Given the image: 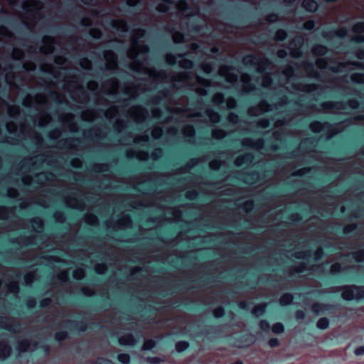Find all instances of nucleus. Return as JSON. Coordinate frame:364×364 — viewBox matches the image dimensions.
Here are the masks:
<instances>
[{
    "mask_svg": "<svg viewBox=\"0 0 364 364\" xmlns=\"http://www.w3.org/2000/svg\"><path fill=\"white\" fill-rule=\"evenodd\" d=\"M341 296L344 300H360L364 299V286H346L341 288Z\"/></svg>",
    "mask_w": 364,
    "mask_h": 364,
    "instance_id": "nucleus-1",
    "label": "nucleus"
},
{
    "mask_svg": "<svg viewBox=\"0 0 364 364\" xmlns=\"http://www.w3.org/2000/svg\"><path fill=\"white\" fill-rule=\"evenodd\" d=\"M37 348V343L26 339L18 342L17 350L20 353L33 351Z\"/></svg>",
    "mask_w": 364,
    "mask_h": 364,
    "instance_id": "nucleus-2",
    "label": "nucleus"
},
{
    "mask_svg": "<svg viewBox=\"0 0 364 364\" xmlns=\"http://www.w3.org/2000/svg\"><path fill=\"white\" fill-rule=\"evenodd\" d=\"M118 342L121 346H133L136 344L138 339L132 333H125L118 338Z\"/></svg>",
    "mask_w": 364,
    "mask_h": 364,
    "instance_id": "nucleus-3",
    "label": "nucleus"
},
{
    "mask_svg": "<svg viewBox=\"0 0 364 364\" xmlns=\"http://www.w3.org/2000/svg\"><path fill=\"white\" fill-rule=\"evenodd\" d=\"M149 50L148 47L145 46H139L134 40L132 43V48L129 50V56L130 58H134L139 53H144Z\"/></svg>",
    "mask_w": 364,
    "mask_h": 364,
    "instance_id": "nucleus-4",
    "label": "nucleus"
},
{
    "mask_svg": "<svg viewBox=\"0 0 364 364\" xmlns=\"http://www.w3.org/2000/svg\"><path fill=\"white\" fill-rule=\"evenodd\" d=\"M220 74L229 82H233L237 79V75L232 72V70L226 67H223L220 69Z\"/></svg>",
    "mask_w": 364,
    "mask_h": 364,
    "instance_id": "nucleus-5",
    "label": "nucleus"
},
{
    "mask_svg": "<svg viewBox=\"0 0 364 364\" xmlns=\"http://www.w3.org/2000/svg\"><path fill=\"white\" fill-rule=\"evenodd\" d=\"M11 348L4 341L0 342V359L4 360L11 355Z\"/></svg>",
    "mask_w": 364,
    "mask_h": 364,
    "instance_id": "nucleus-6",
    "label": "nucleus"
},
{
    "mask_svg": "<svg viewBox=\"0 0 364 364\" xmlns=\"http://www.w3.org/2000/svg\"><path fill=\"white\" fill-rule=\"evenodd\" d=\"M105 59L106 60L108 69H113L116 67V60L113 52L107 51L105 53Z\"/></svg>",
    "mask_w": 364,
    "mask_h": 364,
    "instance_id": "nucleus-7",
    "label": "nucleus"
},
{
    "mask_svg": "<svg viewBox=\"0 0 364 364\" xmlns=\"http://www.w3.org/2000/svg\"><path fill=\"white\" fill-rule=\"evenodd\" d=\"M53 39L50 37H45L43 39L44 46L41 47V50L43 53H48L52 52L53 49Z\"/></svg>",
    "mask_w": 364,
    "mask_h": 364,
    "instance_id": "nucleus-8",
    "label": "nucleus"
},
{
    "mask_svg": "<svg viewBox=\"0 0 364 364\" xmlns=\"http://www.w3.org/2000/svg\"><path fill=\"white\" fill-rule=\"evenodd\" d=\"M267 304L266 303L257 305L252 311V314L255 317H259L264 314Z\"/></svg>",
    "mask_w": 364,
    "mask_h": 364,
    "instance_id": "nucleus-9",
    "label": "nucleus"
},
{
    "mask_svg": "<svg viewBox=\"0 0 364 364\" xmlns=\"http://www.w3.org/2000/svg\"><path fill=\"white\" fill-rule=\"evenodd\" d=\"M303 6L306 11L313 12L317 9L318 4L314 0H304L303 1Z\"/></svg>",
    "mask_w": 364,
    "mask_h": 364,
    "instance_id": "nucleus-10",
    "label": "nucleus"
},
{
    "mask_svg": "<svg viewBox=\"0 0 364 364\" xmlns=\"http://www.w3.org/2000/svg\"><path fill=\"white\" fill-rule=\"evenodd\" d=\"M331 307V305L323 304H314L312 306V311L316 314H318L322 313Z\"/></svg>",
    "mask_w": 364,
    "mask_h": 364,
    "instance_id": "nucleus-11",
    "label": "nucleus"
},
{
    "mask_svg": "<svg viewBox=\"0 0 364 364\" xmlns=\"http://www.w3.org/2000/svg\"><path fill=\"white\" fill-rule=\"evenodd\" d=\"M156 346V341L152 339L145 340L142 346L141 350L144 351L150 350Z\"/></svg>",
    "mask_w": 364,
    "mask_h": 364,
    "instance_id": "nucleus-12",
    "label": "nucleus"
},
{
    "mask_svg": "<svg viewBox=\"0 0 364 364\" xmlns=\"http://www.w3.org/2000/svg\"><path fill=\"white\" fill-rule=\"evenodd\" d=\"M293 297L291 294H286L282 295L279 299V304L282 306H287L291 303Z\"/></svg>",
    "mask_w": 364,
    "mask_h": 364,
    "instance_id": "nucleus-13",
    "label": "nucleus"
},
{
    "mask_svg": "<svg viewBox=\"0 0 364 364\" xmlns=\"http://www.w3.org/2000/svg\"><path fill=\"white\" fill-rule=\"evenodd\" d=\"M352 257L355 262H361L364 261V250H358L352 253Z\"/></svg>",
    "mask_w": 364,
    "mask_h": 364,
    "instance_id": "nucleus-14",
    "label": "nucleus"
},
{
    "mask_svg": "<svg viewBox=\"0 0 364 364\" xmlns=\"http://www.w3.org/2000/svg\"><path fill=\"white\" fill-rule=\"evenodd\" d=\"M117 360L122 364H129L131 362L130 355L127 353H119L117 357Z\"/></svg>",
    "mask_w": 364,
    "mask_h": 364,
    "instance_id": "nucleus-15",
    "label": "nucleus"
},
{
    "mask_svg": "<svg viewBox=\"0 0 364 364\" xmlns=\"http://www.w3.org/2000/svg\"><path fill=\"white\" fill-rule=\"evenodd\" d=\"M329 326V321L327 318H321L316 323V326L318 328L324 330L326 329Z\"/></svg>",
    "mask_w": 364,
    "mask_h": 364,
    "instance_id": "nucleus-16",
    "label": "nucleus"
},
{
    "mask_svg": "<svg viewBox=\"0 0 364 364\" xmlns=\"http://www.w3.org/2000/svg\"><path fill=\"white\" fill-rule=\"evenodd\" d=\"M112 26L119 31H125L127 30V25L123 21H113Z\"/></svg>",
    "mask_w": 364,
    "mask_h": 364,
    "instance_id": "nucleus-17",
    "label": "nucleus"
},
{
    "mask_svg": "<svg viewBox=\"0 0 364 364\" xmlns=\"http://www.w3.org/2000/svg\"><path fill=\"white\" fill-rule=\"evenodd\" d=\"M272 331L275 334L283 333L284 331V326L282 323L277 322L272 326Z\"/></svg>",
    "mask_w": 364,
    "mask_h": 364,
    "instance_id": "nucleus-18",
    "label": "nucleus"
},
{
    "mask_svg": "<svg viewBox=\"0 0 364 364\" xmlns=\"http://www.w3.org/2000/svg\"><path fill=\"white\" fill-rule=\"evenodd\" d=\"M259 326L260 330L264 333H268L270 330V323L265 319L259 321Z\"/></svg>",
    "mask_w": 364,
    "mask_h": 364,
    "instance_id": "nucleus-19",
    "label": "nucleus"
},
{
    "mask_svg": "<svg viewBox=\"0 0 364 364\" xmlns=\"http://www.w3.org/2000/svg\"><path fill=\"white\" fill-rule=\"evenodd\" d=\"M31 224L33 229L36 232H41L43 229V223L42 220L39 218L33 220Z\"/></svg>",
    "mask_w": 364,
    "mask_h": 364,
    "instance_id": "nucleus-20",
    "label": "nucleus"
},
{
    "mask_svg": "<svg viewBox=\"0 0 364 364\" xmlns=\"http://www.w3.org/2000/svg\"><path fill=\"white\" fill-rule=\"evenodd\" d=\"M312 51L316 55H323L326 53L327 49L326 47H324L323 46L318 45V46H315L312 48Z\"/></svg>",
    "mask_w": 364,
    "mask_h": 364,
    "instance_id": "nucleus-21",
    "label": "nucleus"
},
{
    "mask_svg": "<svg viewBox=\"0 0 364 364\" xmlns=\"http://www.w3.org/2000/svg\"><path fill=\"white\" fill-rule=\"evenodd\" d=\"M162 3H160L158 6L157 9L161 12H165L168 9V4H171L172 2L171 0H161Z\"/></svg>",
    "mask_w": 364,
    "mask_h": 364,
    "instance_id": "nucleus-22",
    "label": "nucleus"
},
{
    "mask_svg": "<svg viewBox=\"0 0 364 364\" xmlns=\"http://www.w3.org/2000/svg\"><path fill=\"white\" fill-rule=\"evenodd\" d=\"M189 346L187 341H179L176 344V349L178 353L183 352L186 350Z\"/></svg>",
    "mask_w": 364,
    "mask_h": 364,
    "instance_id": "nucleus-23",
    "label": "nucleus"
},
{
    "mask_svg": "<svg viewBox=\"0 0 364 364\" xmlns=\"http://www.w3.org/2000/svg\"><path fill=\"white\" fill-rule=\"evenodd\" d=\"M68 333L66 331H60L55 333V338L58 341H63L67 339Z\"/></svg>",
    "mask_w": 364,
    "mask_h": 364,
    "instance_id": "nucleus-24",
    "label": "nucleus"
},
{
    "mask_svg": "<svg viewBox=\"0 0 364 364\" xmlns=\"http://www.w3.org/2000/svg\"><path fill=\"white\" fill-rule=\"evenodd\" d=\"M309 255L310 252L307 250L297 251L294 253V257L297 259H305Z\"/></svg>",
    "mask_w": 364,
    "mask_h": 364,
    "instance_id": "nucleus-25",
    "label": "nucleus"
},
{
    "mask_svg": "<svg viewBox=\"0 0 364 364\" xmlns=\"http://www.w3.org/2000/svg\"><path fill=\"white\" fill-rule=\"evenodd\" d=\"M207 114L210 118V119L213 122H218L220 119V117L218 115V113L216 112H214L213 111H210V110H208L207 112Z\"/></svg>",
    "mask_w": 364,
    "mask_h": 364,
    "instance_id": "nucleus-26",
    "label": "nucleus"
},
{
    "mask_svg": "<svg viewBox=\"0 0 364 364\" xmlns=\"http://www.w3.org/2000/svg\"><path fill=\"white\" fill-rule=\"evenodd\" d=\"M85 221L90 225H95L97 223V219L95 215L92 214H88L85 216Z\"/></svg>",
    "mask_w": 364,
    "mask_h": 364,
    "instance_id": "nucleus-27",
    "label": "nucleus"
},
{
    "mask_svg": "<svg viewBox=\"0 0 364 364\" xmlns=\"http://www.w3.org/2000/svg\"><path fill=\"white\" fill-rule=\"evenodd\" d=\"M250 157L248 156H240L235 159V164L237 166H241L245 164V161H249Z\"/></svg>",
    "mask_w": 364,
    "mask_h": 364,
    "instance_id": "nucleus-28",
    "label": "nucleus"
},
{
    "mask_svg": "<svg viewBox=\"0 0 364 364\" xmlns=\"http://www.w3.org/2000/svg\"><path fill=\"white\" fill-rule=\"evenodd\" d=\"M85 273L82 269L78 268L73 272V277L76 279H81L84 277Z\"/></svg>",
    "mask_w": 364,
    "mask_h": 364,
    "instance_id": "nucleus-29",
    "label": "nucleus"
},
{
    "mask_svg": "<svg viewBox=\"0 0 364 364\" xmlns=\"http://www.w3.org/2000/svg\"><path fill=\"white\" fill-rule=\"evenodd\" d=\"M353 31L355 33L364 32V23H359L355 24L353 28Z\"/></svg>",
    "mask_w": 364,
    "mask_h": 364,
    "instance_id": "nucleus-30",
    "label": "nucleus"
},
{
    "mask_svg": "<svg viewBox=\"0 0 364 364\" xmlns=\"http://www.w3.org/2000/svg\"><path fill=\"white\" fill-rule=\"evenodd\" d=\"M213 313L215 318H220L224 315L225 311L223 308L218 307L213 310Z\"/></svg>",
    "mask_w": 364,
    "mask_h": 364,
    "instance_id": "nucleus-31",
    "label": "nucleus"
},
{
    "mask_svg": "<svg viewBox=\"0 0 364 364\" xmlns=\"http://www.w3.org/2000/svg\"><path fill=\"white\" fill-rule=\"evenodd\" d=\"M41 353L43 355H48L50 351V347L48 345H42L40 347Z\"/></svg>",
    "mask_w": 364,
    "mask_h": 364,
    "instance_id": "nucleus-32",
    "label": "nucleus"
},
{
    "mask_svg": "<svg viewBox=\"0 0 364 364\" xmlns=\"http://www.w3.org/2000/svg\"><path fill=\"white\" fill-rule=\"evenodd\" d=\"M213 136L215 139H221L225 136V133L223 130L215 129L213 131Z\"/></svg>",
    "mask_w": 364,
    "mask_h": 364,
    "instance_id": "nucleus-33",
    "label": "nucleus"
},
{
    "mask_svg": "<svg viewBox=\"0 0 364 364\" xmlns=\"http://www.w3.org/2000/svg\"><path fill=\"white\" fill-rule=\"evenodd\" d=\"M286 38V32L283 30H279L275 36V39L277 41H282Z\"/></svg>",
    "mask_w": 364,
    "mask_h": 364,
    "instance_id": "nucleus-34",
    "label": "nucleus"
},
{
    "mask_svg": "<svg viewBox=\"0 0 364 364\" xmlns=\"http://www.w3.org/2000/svg\"><path fill=\"white\" fill-rule=\"evenodd\" d=\"M95 269L97 273L103 274L106 271L107 267L103 264H98L95 266Z\"/></svg>",
    "mask_w": 364,
    "mask_h": 364,
    "instance_id": "nucleus-35",
    "label": "nucleus"
},
{
    "mask_svg": "<svg viewBox=\"0 0 364 364\" xmlns=\"http://www.w3.org/2000/svg\"><path fill=\"white\" fill-rule=\"evenodd\" d=\"M341 270V266L338 263H335L331 267V272L333 274H336L340 272Z\"/></svg>",
    "mask_w": 364,
    "mask_h": 364,
    "instance_id": "nucleus-36",
    "label": "nucleus"
},
{
    "mask_svg": "<svg viewBox=\"0 0 364 364\" xmlns=\"http://www.w3.org/2000/svg\"><path fill=\"white\" fill-rule=\"evenodd\" d=\"M352 80L360 83H364V75L355 74L352 76Z\"/></svg>",
    "mask_w": 364,
    "mask_h": 364,
    "instance_id": "nucleus-37",
    "label": "nucleus"
},
{
    "mask_svg": "<svg viewBox=\"0 0 364 364\" xmlns=\"http://www.w3.org/2000/svg\"><path fill=\"white\" fill-rule=\"evenodd\" d=\"M183 133L187 136H191L194 134V129L192 127H186L183 129Z\"/></svg>",
    "mask_w": 364,
    "mask_h": 364,
    "instance_id": "nucleus-38",
    "label": "nucleus"
},
{
    "mask_svg": "<svg viewBox=\"0 0 364 364\" xmlns=\"http://www.w3.org/2000/svg\"><path fill=\"white\" fill-rule=\"evenodd\" d=\"M180 65L184 68H190L192 66V62L188 60H183L179 61Z\"/></svg>",
    "mask_w": 364,
    "mask_h": 364,
    "instance_id": "nucleus-39",
    "label": "nucleus"
},
{
    "mask_svg": "<svg viewBox=\"0 0 364 364\" xmlns=\"http://www.w3.org/2000/svg\"><path fill=\"white\" fill-rule=\"evenodd\" d=\"M147 362L150 363L157 364L162 362V360L159 357H149L146 358Z\"/></svg>",
    "mask_w": 364,
    "mask_h": 364,
    "instance_id": "nucleus-40",
    "label": "nucleus"
},
{
    "mask_svg": "<svg viewBox=\"0 0 364 364\" xmlns=\"http://www.w3.org/2000/svg\"><path fill=\"white\" fill-rule=\"evenodd\" d=\"M268 343L270 347L272 348H274V347H277L279 345V341L277 338H270L268 341Z\"/></svg>",
    "mask_w": 364,
    "mask_h": 364,
    "instance_id": "nucleus-41",
    "label": "nucleus"
},
{
    "mask_svg": "<svg viewBox=\"0 0 364 364\" xmlns=\"http://www.w3.org/2000/svg\"><path fill=\"white\" fill-rule=\"evenodd\" d=\"M130 219L129 217L127 216H124L122 219V222H119V226H122V227H126L127 226L129 223H130Z\"/></svg>",
    "mask_w": 364,
    "mask_h": 364,
    "instance_id": "nucleus-42",
    "label": "nucleus"
},
{
    "mask_svg": "<svg viewBox=\"0 0 364 364\" xmlns=\"http://www.w3.org/2000/svg\"><path fill=\"white\" fill-rule=\"evenodd\" d=\"M162 134V130L160 128H156L152 131V136L154 138L157 139Z\"/></svg>",
    "mask_w": 364,
    "mask_h": 364,
    "instance_id": "nucleus-43",
    "label": "nucleus"
},
{
    "mask_svg": "<svg viewBox=\"0 0 364 364\" xmlns=\"http://www.w3.org/2000/svg\"><path fill=\"white\" fill-rule=\"evenodd\" d=\"M90 33V35L93 38H98L101 36V32L98 29H95V28L91 29Z\"/></svg>",
    "mask_w": 364,
    "mask_h": 364,
    "instance_id": "nucleus-44",
    "label": "nucleus"
},
{
    "mask_svg": "<svg viewBox=\"0 0 364 364\" xmlns=\"http://www.w3.org/2000/svg\"><path fill=\"white\" fill-rule=\"evenodd\" d=\"M80 65L85 69L90 68L91 64L90 62L87 59H82L80 61Z\"/></svg>",
    "mask_w": 364,
    "mask_h": 364,
    "instance_id": "nucleus-45",
    "label": "nucleus"
},
{
    "mask_svg": "<svg viewBox=\"0 0 364 364\" xmlns=\"http://www.w3.org/2000/svg\"><path fill=\"white\" fill-rule=\"evenodd\" d=\"M214 103L220 104L223 101V95L221 94H215L213 98Z\"/></svg>",
    "mask_w": 364,
    "mask_h": 364,
    "instance_id": "nucleus-46",
    "label": "nucleus"
},
{
    "mask_svg": "<svg viewBox=\"0 0 364 364\" xmlns=\"http://www.w3.org/2000/svg\"><path fill=\"white\" fill-rule=\"evenodd\" d=\"M173 39L175 43H180L183 39V36L179 33H175L173 35Z\"/></svg>",
    "mask_w": 364,
    "mask_h": 364,
    "instance_id": "nucleus-47",
    "label": "nucleus"
},
{
    "mask_svg": "<svg viewBox=\"0 0 364 364\" xmlns=\"http://www.w3.org/2000/svg\"><path fill=\"white\" fill-rule=\"evenodd\" d=\"M96 364H114L111 360L105 358H99L96 361Z\"/></svg>",
    "mask_w": 364,
    "mask_h": 364,
    "instance_id": "nucleus-48",
    "label": "nucleus"
},
{
    "mask_svg": "<svg viewBox=\"0 0 364 364\" xmlns=\"http://www.w3.org/2000/svg\"><path fill=\"white\" fill-rule=\"evenodd\" d=\"M67 205L71 208H77V201L75 198H71L67 200Z\"/></svg>",
    "mask_w": 364,
    "mask_h": 364,
    "instance_id": "nucleus-49",
    "label": "nucleus"
},
{
    "mask_svg": "<svg viewBox=\"0 0 364 364\" xmlns=\"http://www.w3.org/2000/svg\"><path fill=\"white\" fill-rule=\"evenodd\" d=\"M131 68L139 72H141V70H144V68H143L141 65L136 63H133L131 65Z\"/></svg>",
    "mask_w": 364,
    "mask_h": 364,
    "instance_id": "nucleus-50",
    "label": "nucleus"
},
{
    "mask_svg": "<svg viewBox=\"0 0 364 364\" xmlns=\"http://www.w3.org/2000/svg\"><path fill=\"white\" fill-rule=\"evenodd\" d=\"M236 105V102L234 99L230 98L227 100V107L230 109L234 108Z\"/></svg>",
    "mask_w": 364,
    "mask_h": 364,
    "instance_id": "nucleus-51",
    "label": "nucleus"
},
{
    "mask_svg": "<svg viewBox=\"0 0 364 364\" xmlns=\"http://www.w3.org/2000/svg\"><path fill=\"white\" fill-rule=\"evenodd\" d=\"M166 63H167L168 64L171 65V64L175 63V62H176V59H175V57H174V56H173V55H167L166 56Z\"/></svg>",
    "mask_w": 364,
    "mask_h": 364,
    "instance_id": "nucleus-52",
    "label": "nucleus"
},
{
    "mask_svg": "<svg viewBox=\"0 0 364 364\" xmlns=\"http://www.w3.org/2000/svg\"><path fill=\"white\" fill-rule=\"evenodd\" d=\"M220 165V161H213L210 163V167L212 169L216 170L219 168Z\"/></svg>",
    "mask_w": 364,
    "mask_h": 364,
    "instance_id": "nucleus-53",
    "label": "nucleus"
},
{
    "mask_svg": "<svg viewBox=\"0 0 364 364\" xmlns=\"http://www.w3.org/2000/svg\"><path fill=\"white\" fill-rule=\"evenodd\" d=\"M33 279H34V274L32 273H28L25 276V281H26V284H28L31 283V282L33 281Z\"/></svg>",
    "mask_w": 364,
    "mask_h": 364,
    "instance_id": "nucleus-54",
    "label": "nucleus"
},
{
    "mask_svg": "<svg viewBox=\"0 0 364 364\" xmlns=\"http://www.w3.org/2000/svg\"><path fill=\"white\" fill-rule=\"evenodd\" d=\"M295 316L297 319H303L305 318V313L302 310H298L296 311Z\"/></svg>",
    "mask_w": 364,
    "mask_h": 364,
    "instance_id": "nucleus-55",
    "label": "nucleus"
},
{
    "mask_svg": "<svg viewBox=\"0 0 364 364\" xmlns=\"http://www.w3.org/2000/svg\"><path fill=\"white\" fill-rule=\"evenodd\" d=\"M271 84V79L268 76H264L262 80V86L266 87Z\"/></svg>",
    "mask_w": 364,
    "mask_h": 364,
    "instance_id": "nucleus-56",
    "label": "nucleus"
},
{
    "mask_svg": "<svg viewBox=\"0 0 364 364\" xmlns=\"http://www.w3.org/2000/svg\"><path fill=\"white\" fill-rule=\"evenodd\" d=\"M311 128L315 132H319L321 130V124L317 122L313 123L311 124Z\"/></svg>",
    "mask_w": 364,
    "mask_h": 364,
    "instance_id": "nucleus-57",
    "label": "nucleus"
},
{
    "mask_svg": "<svg viewBox=\"0 0 364 364\" xmlns=\"http://www.w3.org/2000/svg\"><path fill=\"white\" fill-rule=\"evenodd\" d=\"M253 208V203L252 201H247L244 205L245 210L248 212L251 210Z\"/></svg>",
    "mask_w": 364,
    "mask_h": 364,
    "instance_id": "nucleus-58",
    "label": "nucleus"
},
{
    "mask_svg": "<svg viewBox=\"0 0 364 364\" xmlns=\"http://www.w3.org/2000/svg\"><path fill=\"white\" fill-rule=\"evenodd\" d=\"M9 289L12 292H16L18 289V285L16 282L11 283L9 286Z\"/></svg>",
    "mask_w": 364,
    "mask_h": 364,
    "instance_id": "nucleus-59",
    "label": "nucleus"
},
{
    "mask_svg": "<svg viewBox=\"0 0 364 364\" xmlns=\"http://www.w3.org/2000/svg\"><path fill=\"white\" fill-rule=\"evenodd\" d=\"M355 353L357 355H361L364 354V346H360L355 350Z\"/></svg>",
    "mask_w": 364,
    "mask_h": 364,
    "instance_id": "nucleus-60",
    "label": "nucleus"
},
{
    "mask_svg": "<svg viewBox=\"0 0 364 364\" xmlns=\"http://www.w3.org/2000/svg\"><path fill=\"white\" fill-rule=\"evenodd\" d=\"M58 279L61 281L64 282L66 281L68 279V274L65 272H61L60 274H58Z\"/></svg>",
    "mask_w": 364,
    "mask_h": 364,
    "instance_id": "nucleus-61",
    "label": "nucleus"
},
{
    "mask_svg": "<svg viewBox=\"0 0 364 364\" xmlns=\"http://www.w3.org/2000/svg\"><path fill=\"white\" fill-rule=\"evenodd\" d=\"M7 213V210L4 207H0V218H5Z\"/></svg>",
    "mask_w": 364,
    "mask_h": 364,
    "instance_id": "nucleus-62",
    "label": "nucleus"
},
{
    "mask_svg": "<svg viewBox=\"0 0 364 364\" xmlns=\"http://www.w3.org/2000/svg\"><path fill=\"white\" fill-rule=\"evenodd\" d=\"M314 26V22L311 21H309L304 23V28L308 30L313 28Z\"/></svg>",
    "mask_w": 364,
    "mask_h": 364,
    "instance_id": "nucleus-63",
    "label": "nucleus"
},
{
    "mask_svg": "<svg viewBox=\"0 0 364 364\" xmlns=\"http://www.w3.org/2000/svg\"><path fill=\"white\" fill-rule=\"evenodd\" d=\"M323 255L322 249H318L315 252V259H319Z\"/></svg>",
    "mask_w": 364,
    "mask_h": 364,
    "instance_id": "nucleus-64",
    "label": "nucleus"
}]
</instances>
